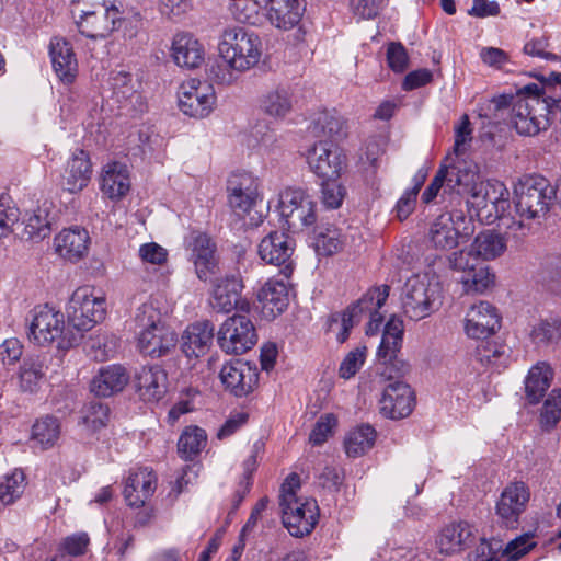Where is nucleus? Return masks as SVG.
<instances>
[{
    "label": "nucleus",
    "instance_id": "nucleus-39",
    "mask_svg": "<svg viewBox=\"0 0 561 561\" xmlns=\"http://www.w3.org/2000/svg\"><path fill=\"white\" fill-rule=\"evenodd\" d=\"M266 0H226V10L238 23L260 26L265 21Z\"/></svg>",
    "mask_w": 561,
    "mask_h": 561
},
{
    "label": "nucleus",
    "instance_id": "nucleus-27",
    "mask_svg": "<svg viewBox=\"0 0 561 561\" xmlns=\"http://www.w3.org/2000/svg\"><path fill=\"white\" fill-rule=\"evenodd\" d=\"M170 55L174 64L183 69H195L205 59L203 44L190 33H178L173 36Z\"/></svg>",
    "mask_w": 561,
    "mask_h": 561
},
{
    "label": "nucleus",
    "instance_id": "nucleus-53",
    "mask_svg": "<svg viewBox=\"0 0 561 561\" xmlns=\"http://www.w3.org/2000/svg\"><path fill=\"white\" fill-rule=\"evenodd\" d=\"M111 85L114 95L117 101L121 102L137 96V87L139 84L133 79L131 73L125 70H119L112 73Z\"/></svg>",
    "mask_w": 561,
    "mask_h": 561
},
{
    "label": "nucleus",
    "instance_id": "nucleus-5",
    "mask_svg": "<svg viewBox=\"0 0 561 561\" xmlns=\"http://www.w3.org/2000/svg\"><path fill=\"white\" fill-rule=\"evenodd\" d=\"M300 478L289 474L280 488L279 506L284 526L291 536L302 537L312 531L319 517L317 501L298 495Z\"/></svg>",
    "mask_w": 561,
    "mask_h": 561
},
{
    "label": "nucleus",
    "instance_id": "nucleus-45",
    "mask_svg": "<svg viewBox=\"0 0 561 561\" xmlns=\"http://www.w3.org/2000/svg\"><path fill=\"white\" fill-rule=\"evenodd\" d=\"M206 432L198 426H187L178 442V453L184 459L196 456L206 446Z\"/></svg>",
    "mask_w": 561,
    "mask_h": 561
},
{
    "label": "nucleus",
    "instance_id": "nucleus-63",
    "mask_svg": "<svg viewBox=\"0 0 561 561\" xmlns=\"http://www.w3.org/2000/svg\"><path fill=\"white\" fill-rule=\"evenodd\" d=\"M388 0H352L351 7L354 13L362 19H374L385 8Z\"/></svg>",
    "mask_w": 561,
    "mask_h": 561
},
{
    "label": "nucleus",
    "instance_id": "nucleus-20",
    "mask_svg": "<svg viewBox=\"0 0 561 561\" xmlns=\"http://www.w3.org/2000/svg\"><path fill=\"white\" fill-rule=\"evenodd\" d=\"M477 539V529L468 522H453L437 534L435 545L440 554L455 556L471 547Z\"/></svg>",
    "mask_w": 561,
    "mask_h": 561
},
{
    "label": "nucleus",
    "instance_id": "nucleus-3",
    "mask_svg": "<svg viewBox=\"0 0 561 561\" xmlns=\"http://www.w3.org/2000/svg\"><path fill=\"white\" fill-rule=\"evenodd\" d=\"M508 104L512 105L511 121L518 134L535 136L548 127L552 105L540 95L538 84L525 85L515 96L499 98L497 106Z\"/></svg>",
    "mask_w": 561,
    "mask_h": 561
},
{
    "label": "nucleus",
    "instance_id": "nucleus-50",
    "mask_svg": "<svg viewBox=\"0 0 561 561\" xmlns=\"http://www.w3.org/2000/svg\"><path fill=\"white\" fill-rule=\"evenodd\" d=\"M24 224V231L31 239L42 240L50 233V220L45 207H38L27 214Z\"/></svg>",
    "mask_w": 561,
    "mask_h": 561
},
{
    "label": "nucleus",
    "instance_id": "nucleus-22",
    "mask_svg": "<svg viewBox=\"0 0 561 561\" xmlns=\"http://www.w3.org/2000/svg\"><path fill=\"white\" fill-rule=\"evenodd\" d=\"M242 289V280L236 275L216 278L209 296V306L213 310L220 313H229L236 308L243 309L244 301L241 300Z\"/></svg>",
    "mask_w": 561,
    "mask_h": 561
},
{
    "label": "nucleus",
    "instance_id": "nucleus-49",
    "mask_svg": "<svg viewBox=\"0 0 561 561\" xmlns=\"http://www.w3.org/2000/svg\"><path fill=\"white\" fill-rule=\"evenodd\" d=\"M108 420L110 408L101 402H90L81 411V424L91 432L105 427Z\"/></svg>",
    "mask_w": 561,
    "mask_h": 561
},
{
    "label": "nucleus",
    "instance_id": "nucleus-60",
    "mask_svg": "<svg viewBox=\"0 0 561 561\" xmlns=\"http://www.w3.org/2000/svg\"><path fill=\"white\" fill-rule=\"evenodd\" d=\"M138 255L142 263L163 265L168 261V250L156 242L144 243L139 247Z\"/></svg>",
    "mask_w": 561,
    "mask_h": 561
},
{
    "label": "nucleus",
    "instance_id": "nucleus-2",
    "mask_svg": "<svg viewBox=\"0 0 561 561\" xmlns=\"http://www.w3.org/2000/svg\"><path fill=\"white\" fill-rule=\"evenodd\" d=\"M218 51L221 60L211 65L209 77L218 84L230 85L260 64L263 45L255 32L234 25L222 31Z\"/></svg>",
    "mask_w": 561,
    "mask_h": 561
},
{
    "label": "nucleus",
    "instance_id": "nucleus-10",
    "mask_svg": "<svg viewBox=\"0 0 561 561\" xmlns=\"http://www.w3.org/2000/svg\"><path fill=\"white\" fill-rule=\"evenodd\" d=\"M70 329L65 333V316L54 308L39 306L32 311L27 325V337L31 343L37 346H49L57 342L58 347H71L67 341Z\"/></svg>",
    "mask_w": 561,
    "mask_h": 561
},
{
    "label": "nucleus",
    "instance_id": "nucleus-11",
    "mask_svg": "<svg viewBox=\"0 0 561 561\" xmlns=\"http://www.w3.org/2000/svg\"><path fill=\"white\" fill-rule=\"evenodd\" d=\"M473 230L471 219H467L462 211H446L431 221L426 239L433 249L449 251L472 234Z\"/></svg>",
    "mask_w": 561,
    "mask_h": 561
},
{
    "label": "nucleus",
    "instance_id": "nucleus-28",
    "mask_svg": "<svg viewBox=\"0 0 561 561\" xmlns=\"http://www.w3.org/2000/svg\"><path fill=\"white\" fill-rule=\"evenodd\" d=\"M305 12V0H266L265 20L279 30H291L299 24Z\"/></svg>",
    "mask_w": 561,
    "mask_h": 561
},
{
    "label": "nucleus",
    "instance_id": "nucleus-56",
    "mask_svg": "<svg viewBox=\"0 0 561 561\" xmlns=\"http://www.w3.org/2000/svg\"><path fill=\"white\" fill-rule=\"evenodd\" d=\"M561 420V389H553L546 399L541 414L540 423L545 428H552Z\"/></svg>",
    "mask_w": 561,
    "mask_h": 561
},
{
    "label": "nucleus",
    "instance_id": "nucleus-4",
    "mask_svg": "<svg viewBox=\"0 0 561 561\" xmlns=\"http://www.w3.org/2000/svg\"><path fill=\"white\" fill-rule=\"evenodd\" d=\"M137 346L140 353L152 358L168 355L176 345L175 332L170 329L156 302L150 299L139 306L135 313Z\"/></svg>",
    "mask_w": 561,
    "mask_h": 561
},
{
    "label": "nucleus",
    "instance_id": "nucleus-37",
    "mask_svg": "<svg viewBox=\"0 0 561 561\" xmlns=\"http://www.w3.org/2000/svg\"><path fill=\"white\" fill-rule=\"evenodd\" d=\"M129 375L119 365H110L100 369L93 377L90 389L98 397H110L121 392L128 383Z\"/></svg>",
    "mask_w": 561,
    "mask_h": 561
},
{
    "label": "nucleus",
    "instance_id": "nucleus-24",
    "mask_svg": "<svg viewBox=\"0 0 561 561\" xmlns=\"http://www.w3.org/2000/svg\"><path fill=\"white\" fill-rule=\"evenodd\" d=\"M90 243L91 238L88 230L80 226L64 228L54 238L56 253L72 263L88 255Z\"/></svg>",
    "mask_w": 561,
    "mask_h": 561
},
{
    "label": "nucleus",
    "instance_id": "nucleus-33",
    "mask_svg": "<svg viewBox=\"0 0 561 561\" xmlns=\"http://www.w3.org/2000/svg\"><path fill=\"white\" fill-rule=\"evenodd\" d=\"M261 314L266 320H273L288 307V288L282 280L268 279L257 293Z\"/></svg>",
    "mask_w": 561,
    "mask_h": 561
},
{
    "label": "nucleus",
    "instance_id": "nucleus-40",
    "mask_svg": "<svg viewBox=\"0 0 561 561\" xmlns=\"http://www.w3.org/2000/svg\"><path fill=\"white\" fill-rule=\"evenodd\" d=\"M404 325L397 317H391L385 325L382 339L377 351V357L383 364H390L402 346Z\"/></svg>",
    "mask_w": 561,
    "mask_h": 561
},
{
    "label": "nucleus",
    "instance_id": "nucleus-29",
    "mask_svg": "<svg viewBox=\"0 0 561 561\" xmlns=\"http://www.w3.org/2000/svg\"><path fill=\"white\" fill-rule=\"evenodd\" d=\"M157 489V476L149 468H139L129 473L124 489L128 506L139 508L151 499Z\"/></svg>",
    "mask_w": 561,
    "mask_h": 561
},
{
    "label": "nucleus",
    "instance_id": "nucleus-32",
    "mask_svg": "<svg viewBox=\"0 0 561 561\" xmlns=\"http://www.w3.org/2000/svg\"><path fill=\"white\" fill-rule=\"evenodd\" d=\"M121 21V13L114 4L100 8L94 14L77 20L76 24L79 32L89 38H105L115 28Z\"/></svg>",
    "mask_w": 561,
    "mask_h": 561
},
{
    "label": "nucleus",
    "instance_id": "nucleus-57",
    "mask_svg": "<svg viewBox=\"0 0 561 561\" xmlns=\"http://www.w3.org/2000/svg\"><path fill=\"white\" fill-rule=\"evenodd\" d=\"M336 426L337 419L333 413L322 414L309 434V442L314 446L322 445L334 434Z\"/></svg>",
    "mask_w": 561,
    "mask_h": 561
},
{
    "label": "nucleus",
    "instance_id": "nucleus-21",
    "mask_svg": "<svg viewBox=\"0 0 561 561\" xmlns=\"http://www.w3.org/2000/svg\"><path fill=\"white\" fill-rule=\"evenodd\" d=\"M219 378L226 390L236 397H243L254 389L259 374L256 367L248 362L234 359L221 367Z\"/></svg>",
    "mask_w": 561,
    "mask_h": 561
},
{
    "label": "nucleus",
    "instance_id": "nucleus-48",
    "mask_svg": "<svg viewBox=\"0 0 561 561\" xmlns=\"http://www.w3.org/2000/svg\"><path fill=\"white\" fill-rule=\"evenodd\" d=\"M426 174L422 171H419L413 178L412 187L405 190L397 202L394 211L400 220L407 219L413 213L419 192L424 184Z\"/></svg>",
    "mask_w": 561,
    "mask_h": 561
},
{
    "label": "nucleus",
    "instance_id": "nucleus-61",
    "mask_svg": "<svg viewBox=\"0 0 561 561\" xmlns=\"http://www.w3.org/2000/svg\"><path fill=\"white\" fill-rule=\"evenodd\" d=\"M467 115H463L458 126L455 127V157H461L472 140V128Z\"/></svg>",
    "mask_w": 561,
    "mask_h": 561
},
{
    "label": "nucleus",
    "instance_id": "nucleus-46",
    "mask_svg": "<svg viewBox=\"0 0 561 561\" xmlns=\"http://www.w3.org/2000/svg\"><path fill=\"white\" fill-rule=\"evenodd\" d=\"M345 240V236L336 227L321 228L314 238L316 252L324 256L333 255L343 249Z\"/></svg>",
    "mask_w": 561,
    "mask_h": 561
},
{
    "label": "nucleus",
    "instance_id": "nucleus-25",
    "mask_svg": "<svg viewBox=\"0 0 561 561\" xmlns=\"http://www.w3.org/2000/svg\"><path fill=\"white\" fill-rule=\"evenodd\" d=\"M228 192L229 204L238 215L249 214L262 201L259 183L248 174L233 175Z\"/></svg>",
    "mask_w": 561,
    "mask_h": 561
},
{
    "label": "nucleus",
    "instance_id": "nucleus-26",
    "mask_svg": "<svg viewBox=\"0 0 561 561\" xmlns=\"http://www.w3.org/2000/svg\"><path fill=\"white\" fill-rule=\"evenodd\" d=\"M500 328L496 309L488 301L471 306L465 319V331L469 337L486 339Z\"/></svg>",
    "mask_w": 561,
    "mask_h": 561
},
{
    "label": "nucleus",
    "instance_id": "nucleus-55",
    "mask_svg": "<svg viewBox=\"0 0 561 561\" xmlns=\"http://www.w3.org/2000/svg\"><path fill=\"white\" fill-rule=\"evenodd\" d=\"M537 542L531 533L517 536L508 541L503 549L502 556L506 561H517L536 547Z\"/></svg>",
    "mask_w": 561,
    "mask_h": 561
},
{
    "label": "nucleus",
    "instance_id": "nucleus-41",
    "mask_svg": "<svg viewBox=\"0 0 561 561\" xmlns=\"http://www.w3.org/2000/svg\"><path fill=\"white\" fill-rule=\"evenodd\" d=\"M552 378L553 371L545 362H539L530 368L525 381L526 398L529 403L537 404L540 401L550 387Z\"/></svg>",
    "mask_w": 561,
    "mask_h": 561
},
{
    "label": "nucleus",
    "instance_id": "nucleus-18",
    "mask_svg": "<svg viewBox=\"0 0 561 561\" xmlns=\"http://www.w3.org/2000/svg\"><path fill=\"white\" fill-rule=\"evenodd\" d=\"M529 500L530 490L526 483L522 481L508 483L501 492L495 505V513L501 523L507 528H516Z\"/></svg>",
    "mask_w": 561,
    "mask_h": 561
},
{
    "label": "nucleus",
    "instance_id": "nucleus-14",
    "mask_svg": "<svg viewBox=\"0 0 561 561\" xmlns=\"http://www.w3.org/2000/svg\"><path fill=\"white\" fill-rule=\"evenodd\" d=\"M305 157L311 172L322 180H337L346 167L345 154L331 140L316 141Z\"/></svg>",
    "mask_w": 561,
    "mask_h": 561
},
{
    "label": "nucleus",
    "instance_id": "nucleus-8",
    "mask_svg": "<svg viewBox=\"0 0 561 561\" xmlns=\"http://www.w3.org/2000/svg\"><path fill=\"white\" fill-rule=\"evenodd\" d=\"M388 296L389 287L386 285L370 288L357 302L350 306L345 311L331 316L328 322V332L334 336L337 343H344L362 314H369L371 321L380 320L376 319V316H378V311L385 305Z\"/></svg>",
    "mask_w": 561,
    "mask_h": 561
},
{
    "label": "nucleus",
    "instance_id": "nucleus-62",
    "mask_svg": "<svg viewBox=\"0 0 561 561\" xmlns=\"http://www.w3.org/2000/svg\"><path fill=\"white\" fill-rule=\"evenodd\" d=\"M448 182V172L447 168L442 165L439 170L436 172L435 176L431 181L430 185L425 188L421 196V201L424 204L432 203L439 194L440 190L444 188V192L449 191L447 187Z\"/></svg>",
    "mask_w": 561,
    "mask_h": 561
},
{
    "label": "nucleus",
    "instance_id": "nucleus-42",
    "mask_svg": "<svg viewBox=\"0 0 561 561\" xmlns=\"http://www.w3.org/2000/svg\"><path fill=\"white\" fill-rule=\"evenodd\" d=\"M46 366L39 356L25 358L19 370V386L23 392H36L45 377Z\"/></svg>",
    "mask_w": 561,
    "mask_h": 561
},
{
    "label": "nucleus",
    "instance_id": "nucleus-38",
    "mask_svg": "<svg viewBox=\"0 0 561 561\" xmlns=\"http://www.w3.org/2000/svg\"><path fill=\"white\" fill-rule=\"evenodd\" d=\"M505 250V239L500 233L485 230L474 238L469 250H465V253L479 261H489L501 256Z\"/></svg>",
    "mask_w": 561,
    "mask_h": 561
},
{
    "label": "nucleus",
    "instance_id": "nucleus-30",
    "mask_svg": "<svg viewBox=\"0 0 561 561\" xmlns=\"http://www.w3.org/2000/svg\"><path fill=\"white\" fill-rule=\"evenodd\" d=\"M49 55L59 80L65 84L73 83L78 75V61L71 44L62 37H54L50 41Z\"/></svg>",
    "mask_w": 561,
    "mask_h": 561
},
{
    "label": "nucleus",
    "instance_id": "nucleus-6",
    "mask_svg": "<svg viewBox=\"0 0 561 561\" xmlns=\"http://www.w3.org/2000/svg\"><path fill=\"white\" fill-rule=\"evenodd\" d=\"M66 314L71 330L68 345H78L85 332L104 320L106 314L105 296L91 286L78 287L71 295Z\"/></svg>",
    "mask_w": 561,
    "mask_h": 561
},
{
    "label": "nucleus",
    "instance_id": "nucleus-23",
    "mask_svg": "<svg viewBox=\"0 0 561 561\" xmlns=\"http://www.w3.org/2000/svg\"><path fill=\"white\" fill-rule=\"evenodd\" d=\"M295 250L294 240L285 232L272 231L259 244V255L267 264L284 265L285 274L291 273L290 259Z\"/></svg>",
    "mask_w": 561,
    "mask_h": 561
},
{
    "label": "nucleus",
    "instance_id": "nucleus-64",
    "mask_svg": "<svg viewBox=\"0 0 561 561\" xmlns=\"http://www.w3.org/2000/svg\"><path fill=\"white\" fill-rule=\"evenodd\" d=\"M89 541L90 539L85 533L75 534L62 540L60 550L71 557L82 556L87 551Z\"/></svg>",
    "mask_w": 561,
    "mask_h": 561
},
{
    "label": "nucleus",
    "instance_id": "nucleus-12",
    "mask_svg": "<svg viewBox=\"0 0 561 561\" xmlns=\"http://www.w3.org/2000/svg\"><path fill=\"white\" fill-rule=\"evenodd\" d=\"M552 190L546 179L525 176L514 187L516 214L522 219L543 217L550 205Z\"/></svg>",
    "mask_w": 561,
    "mask_h": 561
},
{
    "label": "nucleus",
    "instance_id": "nucleus-36",
    "mask_svg": "<svg viewBox=\"0 0 561 561\" xmlns=\"http://www.w3.org/2000/svg\"><path fill=\"white\" fill-rule=\"evenodd\" d=\"M130 190L129 172L125 164L113 161L103 167L101 191L111 199H119Z\"/></svg>",
    "mask_w": 561,
    "mask_h": 561
},
{
    "label": "nucleus",
    "instance_id": "nucleus-43",
    "mask_svg": "<svg viewBox=\"0 0 561 561\" xmlns=\"http://www.w3.org/2000/svg\"><path fill=\"white\" fill-rule=\"evenodd\" d=\"M59 435V421L54 416L46 415L38 419L34 423L32 427L31 440L35 447H38L42 450H46L56 444Z\"/></svg>",
    "mask_w": 561,
    "mask_h": 561
},
{
    "label": "nucleus",
    "instance_id": "nucleus-44",
    "mask_svg": "<svg viewBox=\"0 0 561 561\" xmlns=\"http://www.w3.org/2000/svg\"><path fill=\"white\" fill-rule=\"evenodd\" d=\"M376 432L369 425H362L352 430L344 439L345 453L348 457L357 458L373 448Z\"/></svg>",
    "mask_w": 561,
    "mask_h": 561
},
{
    "label": "nucleus",
    "instance_id": "nucleus-35",
    "mask_svg": "<svg viewBox=\"0 0 561 561\" xmlns=\"http://www.w3.org/2000/svg\"><path fill=\"white\" fill-rule=\"evenodd\" d=\"M214 339V325L208 321L196 322L186 328L182 335V351L187 357L205 355Z\"/></svg>",
    "mask_w": 561,
    "mask_h": 561
},
{
    "label": "nucleus",
    "instance_id": "nucleus-31",
    "mask_svg": "<svg viewBox=\"0 0 561 561\" xmlns=\"http://www.w3.org/2000/svg\"><path fill=\"white\" fill-rule=\"evenodd\" d=\"M135 379L137 392L144 401L157 402L167 393L168 375L159 365L141 367Z\"/></svg>",
    "mask_w": 561,
    "mask_h": 561
},
{
    "label": "nucleus",
    "instance_id": "nucleus-54",
    "mask_svg": "<svg viewBox=\"0 0 561 561\" xmlns=\"http://www.w3.org/2000/svg\"><path fill=\"white\" fill-rule=\"evenodd\" d=\"M20 210L9 196H0V239L9 237L19 222Z\"/></svg>",
    "mask_w": 561,
    "mask_h": 561
},
{
    "label": "nucleus",
    "instance_id": "nucleus-19",
    "mask_svg": "<svg viewBox=\"0 0 561 561\" xmlns=\"http://www.w3.org/2000/svg\"><path fill=\"white\" fill-rule=\"evenodd\" d=\"M415 397L411 387L402 381L388 383L379 400V412L387 419L401 420L414 408Z\"/></svg>",
    "mask_w": 561,
    "mask_h": 561
},
{
    "label": "nucleus",
    "instance_id": "nucleus-17",
    "mask_svg": "<svg viewBox=\"0 0 561 561\" xmlns=\"http://www.w3.org/2000/svg\"><path fill=\"white\" fill-rule=\"evenodd\" d=\"M186 248L199 280L207 282L218 272L217 247L209 236L201 231L191 232L186 239Z\"/></svg>",
    "mask_w": 561,
    "mask_h": 561
},
{
    "label": "nucleus",
    "instance_id": "nucleus-58",
    "mask_svg": "<svg viewBox=\"0 0 561 561\" xmlns=\"http://www.w3.org/2000/svg\"><path fill=\"white\" fill-rule=\"evenodd\" d=\"M367 347L357 346L348 352L340 364L339 375L343 379H351L362 368L366 359Z\"/></svg>",
    "mask_w": 561,
    "mask_h": 561
},
{
    "label": "nucleus",
    "instance_id": "nucleus-7",
    "mask_svg": "<svg viewBox=\"0 0 561 561\" xmlns=\"http://www.w3.org/2000/svg\"><path fill=\"white\" fill-rule=\"evenodd\" d=\"M273 204L283 227L293 232L302 231L317 221V203L302 188L287 187L280 191L275 202H268L270 207Z\"/></svg>",
    "mask_w": 561,
    "mask_h": 561
},
{
    "label": "nucleus",
    "instance_id": "nucleus-47",
    "mask_svg": "<svg viewBox=\"0 0 561 561\" xmlns=\"http://www.w3.org/2000/svg\"><path fill=\"white\" fill-rule=\"evenodd\" d=\"M25 474L21 469H14L0 480V502L10 505L19 499L25 489Z\"/></svg>",
    "mask_w": 561,
    "mask_h": 561
},
{
    "label": "nucleus",
    "instance_id": "nucleus-59",
    "mask_svg": "<svg viewBox=\"0 0 561 561\" xmlns=\"http://www.w3.org/2000/svg\"><path fill=\"white\" fill-rule=\"evenodd\" d=\"M322 202L332 209L339 208L342 205L345 188L337 182V180H322Z\"/></svg>",
    "mask_w": 561,
    "mask_h": 561
},
{
    "label": "nucleus",
    "instance_id": "nucleus-1",
    "mask_svg": "<svg viewBox=\"0 0 561 561\" xmlns=\"http://www.w3.org/2000/svg\"><path fill=\"white\" fill-rule=\"evenodd\" d=\"M447 168V187L450 192L467 195V207L470 217H476L485 225L499 221V226L513 232L514 236H525L526 226L522 220L506 216L510 209V192L500 181H482L476 162L462 157H455Z\"/></svg>",
    "mask_w": 561,
    "mask_h": 561
},
{
    "label": "nucleus",
    "instance_id": "nucleus-15",
    "mask_svg": "<svg viewBox=\"0 0 561 561\" xmlns=\"http://www.w3.org/2000/svg\"><path fill=\"white\" fill-rule=\"evenodd\" d=\"M180 110L187 116L203 118L208 116L216 104V94L211 84L197 79L183 81L178 90Z\"/></svg>",
    "mask_w": 561,
    "mask_h": 561
},
{
    "label": "nucleus",
    "instance_id": "nucleus-13",
    "mask_svg": "<svg viewBox=\"0 0 561 561\" xmlns=\"http://www.w3.org/2000/svg\"><path fill=\"white\" fill-rule=\"evenodd\" d=\"M448 262L453 271L460 273L458 282L467 294H482L495 284V275L490 267L465 250L451 253Z\"/></svg>",
    "mask_w": 561,
    "mask_h": 561
},
{
    "label": "nucleus",
    "instance_id": "nucleus-16",
    "mask_svg": "<svg viewBox=\"0 0 561 561\" xmlns=\"http://www.w3.org/2000/svg\"><path fill=\"white\" fill-rule=\"evenodd\" d=\"M257 335L252 321L241 314L229 317L218 332V344L229 354H242L253 347Z\"/></svg>",
    "mask_w": 561,
    "mask_h": 561
},
{
    "label": "nucleus",
    "instance_id": "nucleus-51",
    "mask_svg": "<svg viewBox=\"0 0 561 561\" xmlns=\"http://www.w3.org/2000/svg\"><path fill=\"white\" fill-rule=\"evenodd\" d=\"M343 119L335 111H321L312 121V133L317 136L333 137L341 133Z\"/></svg>",
    "mask_w": 561,
    "mask_h": 561
},
{
    "label": "nucleus",
    "instance_id": "nucleus-34",
    "mask_svg": "<svg viewBox=\"0 0 561 561\" xmlns=\"http://www.w3.org/2000/svg\"><path fill=\"white\" fill-rule=\"evenodd\" d=\"M92 164L89 154L77 149L67 162L64 172V188L71 194L81 192L91 180Z\"/></svg>",
    "mask_w": 561,
    "mask_h": 561
},
{
    "label": "nucleus",
    "instance_id": "nucleus-52",
    "mask_svg": "<svg viewBox=\"0 0 561 561\" xmlns=\"http://www.w3.org/2000/svg\"><path fill=\"white\" fill-rule=\"evenodd\" d=\"M264 111L272 116H285L291 110V99L286 89L268 92L262 102Z\"/></svg>",
    "mask_w": 561,
    "mask_h": 561
},
{
    "label": "nucleus",
    "instance_id": "nucleus-9",
    "mask_svg": "<svg viewBox=\"0 0 561 561\" xmlns=\"http://www.w3.org/2000/svg\"><path fill=\"white\" fill-rule=\"evenodd\" d=\"M439 298V283L428 274H415L404 286L403 311L411 320H422L438 309Z\"/></svg>",
    "mask_w": 561,
    "mask_h": 561
}]
</instances>
